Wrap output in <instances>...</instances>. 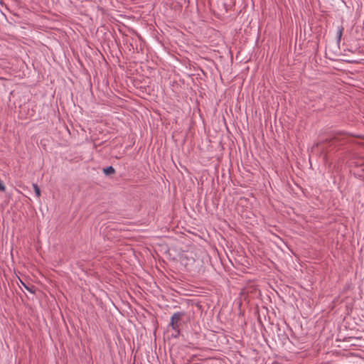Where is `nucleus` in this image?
I'll list each match as a JSON object with an SVG mask.
<instances>
[{
  "mask_svg": "<svg viewBox=\"0 0 364 364\" xmlns=\"http://www.w3.org/2000/svg\"><path fill=\"white\" fill-rule=\"evenodd\" d=\"M183 316V312H176L172 315L171 318L169 325L171 326L173 331H177V333H180V326L182 317Z\"/></svg>",
  "mask_w": 364,
  "mask_h": 364,
  "instance_id": "nucleus-1",
  "label": "nucleus"
},
{
  "mask_svg": "<svg viewBox=\"0 0 364 364\" xmlns=\"http://www.w3.org/2000/svg\"><path fill=\"white\" fill-rule=\"evenodd\" d=\"M114 168L112 166H109L107 168H105L103 169V172L105 175H110V174H112L114 173Z\"/></svg>",
  "mask_w": 364,
  "mask_h": 364,
  "instance_id": "nucleus-2",
  "label": "nucleus"
},
{
  "mask_svg": "<svg viewBox=\"0 0 364 364\" xmlns=\"http://www.w3.org/2000/svg\"><path fill=\"white\" fill-rule=\"evenodd\" d=\"M33 190L35 191V193H36V196L38 198H39L40 196H41V191H40L39 187L38 186L37 184L33 183Z\"/></svg>",
  "mask_w": 364,
  "mask_h": 364,
  "instance_id": "nucleus-3",
  "label": "nucleus"
},
{
  "mask_svg": "<svg viewBox=\"0 0 364 364\" xmlns=\"http://www.w3.org/2000/svg\"><path fill=\"white\" fill-rule=\"evenodd\" d=\"M343 27H338V28L337 39H338V42L341 41L342 33H343Z\"/></svg>",
  "mask_w": 364,
  "mask_h": 364,
  "instance_id": "nucleus-4",
  "label": "nucleus"
},
{
  "mask_svg": "<svg viewBox=\"0 0 364 364\" xmlns=\"http://www.w3.org/2000/svg\"><path fill=\"white\" fill-rule=\"evenodd\" d=\"M5 190V186L3 184L2 181L0 180V191H4Z\"/></svg>",
  "mask_w": 364,
  "mask_h": 364,
  "instance_id": "nucleus-5",
  "label": "nucleus"
},
{
  "mask_svg": "<svg viewBox=\"0 0 364 364\" xmlns=\"http://www.w3.org/2000/svg\"><path fill=\"white\" fill-rule=\"evenodd\" d=\"M180 333H177V331H174V333L172 334V336L175 338H177L179 336Z\"/></svg>",
  "mask_w": 364,
  "mask_h": 364,
  "instance_id": "nucleus-6",
  "label": "nucleus"
}]
</instances>
